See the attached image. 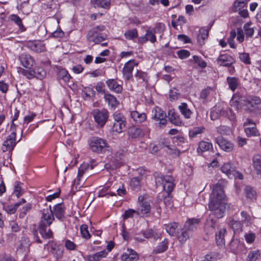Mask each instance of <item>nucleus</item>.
I'll list each match as a JSON object with an SVG mask.
<instances>
[{
	"mask_svg": "<svg viewBox=\"0 0 261 261\" xmlns=\"http://www.w3.org/2000/svg\"><path fill=\"white\" fill-rule=\"evenodd\" d=\"M225 195L222 186L216 184L213 186L210 196L208 209L211 212L206 219L205 228L209 232H213L217 227V219L224 216L226 208Z\"/></svg>",
	"mask_w": 261,
	"mask_h": 261,
	"instance_id": "1",
	"label": "nucleus"
},
{
	"mask_svg": "<svg viewBox=\"0 0 261 261\" xmlns=\"http://www.w3.org/2000/svg\"><path fill=\"white\" fill-rule=\"evenodd\" d=\"M54 220L55 217L50 205L49 208H44L42 211V216L39 223V230L43 238H52L53 232L48 227Z\"/></svg>",
	"mask_w": 261,
	"mask_h": 261,
	"instance_id": "2",
	"label": "nucleus"
},
{
	"mask_svg": "<svg viewBox=\"0 0 261 261\" xmlns=\"http://www.w3.org/2000/svg\"><path fill=\"white\" fill-rule=\"evenodd\" d=\"M165 29V24L161 22L156 23L154 28L147 27L145 34L138 38V43L143 44L149 41L151 43H154L156 41L155 34H163Z\"/></svg>",
	"mask_w": 261,
	"mask_h": 261,
	"instance_id": "3",
	"label": "nucleus"
},
{
	"mask_svg": "<svg viewBox=\"0 0 261 261\" xmlns=\"http://www.w3.org/2000/svg\"><path fill=\"white\" fill-rule=\"evenodd\" d=\"M89 149L93 152L98 154L105 153L106 151L110 152L111 148L107 141L98 137H91L88 141Z\"/></svg>",
	"mask_w": 261,
	"mask_h": 261,
	"instance_id": "4",
	"label": "nucleus"
},
{
	"mask_svg": "<svg viewBox=\"0 0 261 261\" xmlns=\"http://www.w3.org/2000/svg\"><path fill=\"white\" fill-rule=\"evenodd\" d=\"M105 30L103 25L94 27L88 33L87 38L89 42H93L95 44H100L108 38L107 35L101 32Z\"/></svg>",
	"mask_w": 261,
	"mask_h": 261,
	"instance_id": "5",
	"label": "nucleus"
},
{
	"mask_svg": "<svg viewBox=\"0 0 261 261\" xmlns=\"http://www.w3.org/2000/svg\"><path fill=\"white\" fill-rule=\"evenodd\" d=\"M152 113L151 119L154 122L155 127L158 129L165 128L167 123L166 113L158 107L152 110Z\"/></svg>",
	"mask_w": 261,
	"mask_h": 261,
	"instance_id": "6",
	"label": "nucleus"
},
{
	"mask_svg": "<svg viewBox=\"0 0 261 261\" xmlns=\"http://www.w3.org/2000/svg\"><path fill=\"white\" fill-rule=\"evenodd\" d=\"M151 129L147 125H141L139 127L132 126L128 131L129 137L133 139L149 137Z\"/></svg>",
	"mask_w": 261,
	"mask_h": 261,
	"instance_id": "7",
	"label": "nucleus"
},
{
	"mask_svg": "<svg viewBox=\"0 0 261 261\" xmlns=\"http://www.w3.org/2000/svg\"><path fill=\"white\" fill-rule=\"evenodd\" d=\"M94 121L96 124L98 128H102L107 123L109 114L108 111L106 109L101 110L96 109H94L92 113Z\"/></svg>",
	"mask_w": 261,
	"mask_h": 261,
	"instance_id": "8",
	"label": "nucleus"
},
{
	"mask_svg": "<svg viewBox=\"0 0 261 261\" xmlns=\"http://www.w3.org/2000/svg\"><path fill=\"white\" fill-rule=\"evenodd\" d=\"M139 205L137 208V215L147 216L151 210L150 201L147 195H141L138 197Z\"/></svg>",
	"mask_w": 261,
	"mask_h": 261,
	"instance_id": "9",
	"label": "nucleus"
},
{
	"mask_svg": "<svg viewBox=\"0 0 261 261\" xmlns=\"http://www.w3.org/2000/svg\"><path fill=\"white\" fill-rule=\"evenodd\" d=\"M155 180L156 182H161L164 185V190L168 194H170L174 188V178L170 175H164L162 174H158L155 176Z\"/></svg>",
	"mask_w": 261,
	"mask_h": 261,
	"instance_id": "10",
	"label": "nucleus"
},
{
	"mask_svg": "<svg viewBox=\"0 0 261 261\" xmlns=\"http://www.w3.org/2000/svg\"><path fill=\"white\" fill-rule=\"evenodd\" d=\"M244 132L248 137H257L260 133L256 127L255 122L250 118H247L244 122Z\"/></svg>",
	"mask_w": 261,
	"mask_h": 261,
	"instance_id": "11",
	"label": "nucleus"
},
{
	"mask_svg": "<svg viewBox=\"0 0 261 261\" xmlns=\"http://www.w3.org/2000/svg\"><path fill=\"white\" fill-rule=\"evenodd\" d=\"M11 130L12 133L7 136L2 144V149L3 152H11L16 145V131L15 130Z\"/></svg>",
	"mask_w": 261,
	"mask_h": 261,
	"instance_id": "12",
	"label": "nucleus"
},
{
	"mask_svg": "<svg viewBox=\"0 0 261 261\" xmlns=\"http://www.w3.org/2000/svg\"><path fill=\"white\" fill-rule=\"evenodd\" d=\"M114 181V177H111L106 182L105 187L101 189L98 192V196L99 197L116 196L114 191H112V185Z\"/></svg>",
	"mask_w": 261,
	"mask_h": 261,
	"instance_id": "13",
	"label": "nucleus"
},
{
	"mask_svg": "<svg viewBox=\"0 0 261 261\" xmlns=\"http://www.w3.org/2000/svg\"><path fill=\"white\" fill-rule=\"evenodd\" d=\"M138 63L134 60H129L125 63L122 69V73L124 79L127 81H130L133 79L132 72L135 66H137Z\"/></svg>",
	"mask_w": 261,
	"mask_h": 261,
	"instance_id": "14",
	"label": "nucleus"
},
{
	"mask_svg": "<svg viewBox=\"0 0 261 261\" xmlns=\"http://www.w3.org/2000/svg\"><path fill=\"white\" fill-rule=\"evenodd\" d=\"M215 141L220 148L226 152H231L234 148V145L232 143L221 136L217 137L215 139Z\"/></svg>",
	"mask_w": 261,
	"mask_h": 261,
	"instance_id": "15",
	"label": "nucleus"
},
{
	"mask_svg": "<svg viewBox=\"0 0 261 261\" xmlns=\"http://www.w3.org/2000/svg\"><path fill=\"white\" fill-rule=\"evenodd\" d=\"M26 46L31 50L36 53H41L45 50V44L39 41H29Z\"/></svg>",
	"mask_w": 261,
	"mask_h": 261,
	"instance_id": "16",
	"label": "nucleus"
},
{
	"mask_svg": "<svg viewBox=\"0 0 261 261\" xmlns=\"http://www.w3.org/2000/svg\"><path fill=\"white\" fill-rule=\"evenodd\" d=\"M66 207L63 203L55 204L52 210L54 216L59 220H62L64 218Z\"/></svg>",
	"mask_w": 261,
	"mask_h": 261,
	"instance_id": "17",
	"label": "nucleus"
},
{
	"mask_svg": "<svg viewBox=\"0 0 261 261\" xmlns=\"http://www.w3.org/2000/svg\"><path fill=\"white\" fill-rule=\"evenodd\" d=\"M19 60L21 64L26 68L31 69L35 63L32 57L28 54H23L19 56Z\"/></svg>",
	"mask_w": 261,
	"mask_h": 261,
	"instance_id": "18",
	"label": "nucleus"
},
{
	"mask_svg": "<svg viewBox=\"0 0 261 261\" xmlns=\"http://www.w3.org/2000/svg\"><path fill=\"white\" fill-rule=\"evenodd\" d=\"M217 62L220 66L226 67L232 65L234 60L231 56L228 54H223L218 57Z\"/></svg>",
	"mask_w": 261,
	"mask_h": 261,
	"instance_id": "19",
	"label": "nucleus"
},
{
	"mask_svg": "<svg viewBox=\"0 0 261 261\" xmlns=\"http://www.w3.org/2000/svg\"><path fill=\"white\" fill-rule=\"evenodd\" d=\"M221 170L225 173L229 178H236L237 171L230 163H226L223 165Z\"/></svg>",
	"mask_w": 261,
	"mask_h": 261,
	"instance_id": "20",
	"label": "nucleus"
},
{
	"mask_svg": "<svg viewBox=\"0 0 261 261\" xmlns=\"http://www.w3.org/2000/svg\"><path fill=\"white\" fill-rule=\"evenodd\" d=\"M122 261H137L139 259L137 253L132 249H127L121 256Z\"/></svg>",
	"mask_w": 261,
	"mask_h": 261,
	"instance_id": "21",
	"label": "nucleus"
},
{
	"mask_svg": "<svg viewBox=\"0 0 261 261\" xmlns=\"http://www.w3.org/2000/svg\"><path fill=\"white\" fill-rule=\"evenodd\" d=\"M168 118L171 123L177 126H181L183 122L179 115L174 109L168 111Z\"/></svg>",
	"mask_w": 261,
	"mask_h": 261,
	"instance_id": "22",
	"label": "nucleus"
},
{
	"mask_svg": "<svg viewBox=\"0 0 261 261\" xmlns=\"http://www.w3.org/2000/svg\"><path fill=\"white\" fill-rule=\"evenodd\" d=\"M109 89L115 93H121L123 90L122 85L115 79H109L106 81Z\"/></svg>",
	"mask_w": 261,
	"mask_h": 261,
	"instance_id": "23",
	"label": "nucleus"
},
{
	"mask_svg": "<svg viewBox=\"0 0 261 261\" xmlns=\"http://www.w3.org/2000/svg\"><path fill=\"white\" fill-rule=\"evenodd\" d=\"M244 102L248 108H253L261 103V99L256 96L249 95L246 97Z\"/></svg>",
	"mask_w": 261,
	"mask_h": 261,
	"instance_id": "24",
	"label": "nucleus"
},
{
	"mask_svg": "<svg viewBox=\"0 0 261 261\" xmlns=\"http://www.w3.org/2000/svg\"><path fill=\"white\" fill-rule=\"evenodd\" d=\"M103 98L111 109H115L119 105L117 98L110 93H105Z\"/></svg>",
	"mask_w": 261,
	"mask_h": 261,
	"instance_id": "25",
	"label": "nucleus"
},
{
	"mask_svg": "<svg viewBox=\"0 0 261 261\" xmlns=\"http://www.w3.org/2000/svg\"><path fill=\"white\" fill-rule=\"evenodd\" d=\"M130 116L132 119L137 123L143 122L147 118V115L145 113H140L137 111H130Z\"/></svg>",
	"mask_w": 261,
	"mask_h": 261,
	"instance_id": "26",
	"label": "nucleus"
},
{
	"mask_svg": "<svg viewBox=\"0 0 261 261\" xmlns=\"http://www.w3.org/2000/svg\"><path fill=\"white\" fill-rule=\"evenodd\" d=\"M200 219L196 218H191L187 220L184 226L189 231L191 232L196 230L200 223Z\"/></svg>",
	"mask_w": 261,
	"mask_h": 261,
	"instance_id": "27",
	"label": "nucleus"
},
{
	"mask_svg": "<svg viewBox=\"0 0 261 261\" xmlns=\"http://www.w3.org/2000/svg\"><path fill=\"white\" fill-rule=\"evenodd\" d=\"M178 109L181 114L186 119H190L193 114L192 111L189 108L188 104L186 102H182L178 106Z\"/></svg>",
	"mask_w": 261,
	"mask_h": 261,
	"instance_id": "28",
	"label": "nucleus"
},
{
	"mask_svg": "<svg viewBox=\"0 0 261 261\" xmlns=\"http://www.w3.org/2000/svg\"><path fill=\"white\" fill-rule=\"evenodd\" d=\"M213 149V144L211 142L202 141L199 143L197 151L198 153H202L203 152Z\"/></svg>",
	"mask_w": 261,
	"mask_h": 261,
	"instance_id": "29",
	"label": "nucleus"
},
{
	"mask_svg": "<svg viewBox=\"0 0 261 261\" xmlns=\"http://www.w3.org/2000/svg\"><path fill=\"white\" fill-rule=\"evenodd\" d=\"M168 240L165 239L163 241L160 243L153 250V253L156 254L165 252L168 248Z\"/></svg>",
	"mask_w": 261,
	"mask_h": 261,
	"instance_id": "30",
	"label": "nucleus"
},
{
	"mask_svg": "<svg viewBox=\"0 0 261 261\" xmlns=\"http://www.w3.org/2000/svg\"><path fill=\"white\" fill-rule=\"evenodd\" d=\"M71 77V76L66 69L63 68L59 69L57 73V78L59 81H62L64 83H68Z\"/></svg>",
	"mask_w": 261,
	"mask_h": 261,
	"instance_id": "31",
	"label": "nucleus"
},
{
	"mask_svg": "<svg viewBox=\"0 0 261 261\" xmlns=\"http://www.w3.org/2000/svg\"><path fill=\"white\" fill-rule=\"evenodd\" d=\"M107 254V252L105 250H103L93 254L88 255L87 256V261H99L101 258L106 257Z\"/></svg>",
	"mask_w": 261,
	"mask_h": 261,
	"instance_id": "32",
	"label": "nucleus"
},
{
	"mask_svg": "<svg viewBox=\"0 0 261 261\" xmlns=\"http://www.w3.org/2000/svg\"><path fill=\"white\" fill-rule=\"evenodd\" d=\"M228 224L234 232H239L242 231V224L241 221L231 219L229 220Z\"/></svg>",
	"mask_w": 261,
	"mask_h": 261,
	"instance_id": "33",
	"label": "nucleus"
},
{
	"mask_svg": "<svg viewBox=\"0 0 261 261\" xmlns=\"http://www.w3.org/2000/svg\"><path fill=\"white\" fill-rule=\"evenodd\" d=\"M142 179V176L134 177L131 179L130 181V187L133 190L138 191L140 189L141 181Z\"/></svg>",
	"mask_w": 261,
	"mask_h": 261,
	"instance_id": "34",
	"label": "nucleus"
},
{
	"mask_svg": "<svg viewBox=\"0 0 261 261\" xmlns=\"http://www.w3.org/2000/svg\"><path fill=\"white\" fill-rule=\"evenodd\" d=\"M143 237L146 239L153 238L157 240L160 238L161 234L152 229H149L142 232Z\"/></svg>",
	"mask_w": 261,
	"mask_h": 261,
	"instance_id": "35",
	"label": "nucleus"
},
{
	"mask_svg": "<svg viewBox=\"0 0 261 261\" xmlns=\"http://www.w3.org/2000/svg\"><path fill=\"white\" fill-rule=\"evenodd\" d=\"M191 232L184 226L178 233L177 239L180 242L184 243L189 238Z\"/></svg>",
	"mask_w": 261,
	"mask_h": 261,
	"instance_id": "36",
	"label": "nucleus"
},
{
	"mask_svg": "<svg viewBox=\"0 0 261 261\" xmlns=\"http://www.w3.org/2000/svg\"><path fill=\"white\" fill-rule=\"evenodd\" d=\"M92 4L94 8L108 9L110 7L111 0H93Z\"/></svg>",
	"mask_w": 261,
	"mask_h": 261,
	"instance_id": "37",
	"label": "nucleus"
},
{
	"mask_svg": "<svg viewBox=\"0 0 261 261\" xmlns=\"http://www.w3.org/2000/svg\"><path fill=\"white\" fill-rule=\"evenodd\" d=\"M226 232V229H220L218 233L216 234L215 238L216 243L218 246H222L225 243L224 236Z\"/></svg>",
	"mask_w": 261,
	"mask_h": 261,
	"instance_id": "38",
	"label": "nucleus"
},
{
	"mask_svg": "<svg viewBox=\"0 0 261 261\" xmlns=\"http://www.w3.org/2000/svg\"><path fill=\"white\" fill-rule=\"evenodd\" d=\"M244 193L246 197L250 200L256 199V193L251 187L246 186L244 189Z\"/></svg>",
	"mask_w": 261,
	"mask_h": 261,
	"instance_id": "39",
	"label": "nucleus"
},
{
	"mask_svg": "<svg viewBox=\"0 0 261 261\" xmlns=\"http://www.w3.org/2000/svg\"><path fill=\"white\" fill-rule=\"evenodd\" d=\"M167 232L170 236H174L176 234V229L178 224L176 222H172L165 225Z\"/></svg>",
	"mask_w": 261,
	"mask_h": 261,
	"instance_id": "40",
	"label": "nucleus"
},
{
	"mask_svg": "<svg viewBox=\"0 0 261 261\" xmlns=\"http://www.w3.org/2000/svg\"><path fill=\"white\" fill-rule=\"evenodd\" d=\"M136 80L140 82H144L147 83L148 81V76L147 73L141 70H137L135 74Z\"/></svg>",
	"mask_w": 261,
	"mask_h": 261,
	"instance_id": "41",
	"label": "nucleus"
},
{
	"mask_svg": "<svg viewBox=\"0 0 261 261\" xmlns=\"http://www.w3.org/2000/svg\"><path fill=\"white\" fill-rule=\"evenodd\" d=\"M126 122H114L112 130L114 133L120 134L125 128Z\"/></svg>",
	"mask_w": 261,
	"mask_h": 261,
	"instance_id": "42",
	"label": "nucleus"
},
{
	"mask_svg": "<svg viewBox=\"0 0 261 261\" xmlns=\"http://www.w3.org/2000/svg\"><path fill=\"white\" fill-rule=\"evenodd\" d=\"M229 88L232 91H234L239 85V79L236 77H227L226 79Z\"/></svg>",
	"mask_w": 261,
	"mask_h": 261,
	"instance_id": "43",
	"label": "nucleus"
},
{
	"mask_svg": "<svg viewBox=\"0 0 261 261\" xmlns=\"http://www.w3.org/2000/svg\"><path fill=\"white\" fill-rule=\"evenodd\" d=\"M253 166L256 171V173L261 175V158L259 155L253 156Z\"/></svg>",
	"mask_w": 261,
	"mask_h": 261,
	"instance_id": "44",
	"label": "nucleus"
},
{
	"mask_svg": "<svg viewBox=\"0 0 261 261\" xmlns=\"http://www.w3.org/2000/svg\"><path fill=\"white\" fill-rule=\"evenodd\" d=\"M10 20L17 24L21 31H24L25 28L22 24L21 19L16 14H12L10 16Z\"/></svg>",
	"mask_w": 261,
	"mask_h": 261,
	"instance_id": "45",
	"label": "nucleus"
},
{
	"mask_svg": "<svg viewBox=\"0 0 261 261\" xmlns=\"http://www.w3.org/2000/svg\"><path fill=\"white\" fill-rule=\"evenodd\" d=\"M90 165L88 163H84L82 164L80 167L79 168V172L77 174V184L80 185V183L79 181L80 180L81 178L84 175V174L86 172V171L88 169Z\"/></svg>",
	"mask_w": 261,
	"mask_h": 261,
	"instance_id": "46",
	"label": "nucleus"
},
{
	"mask_svg": "<svg viewBox=\"0 0 261 261\" xmlns=\"http://www.w3.org/2000/svg\"><path fill=\"white\" fill-rule=\"evenodd\" d=\"M208 31L205 29H201L197 37V41L200 45L204 43V40L207 38Z\"/></svg>",
	"mask_w": 261,
	"mask_h": 261,
	"instance_id": "47",
	"label": "nucleus"
},
{
	"mask_svg": "<svg viewBox=\"0 0 261 261\" xmlns=\"http://www.w3.org/2000/svg\"><path fill=\"white\" fill-rule=\"evenodd\" d=\"M34 77L41 80L46 75L45 70L41 67H36L34 69Z\"/></svg>",
	"mask_w": 261,
	"mask_h": 261,
	"instance_id": "48",
	"label": "nucleus"
},
{
	"mask_svg": "<svg viewBox=\"0 0 261 261\" xmlns=\"http://www.w3.org/2000/svg\"><path fill=\"white\" fill-rule=\"evenodd\" d=\"M112 190L117 192V195L119 196H122L126 194V190L123 185L119 186L118 187L117 182L114 179V181L112 185Z\"/></svg>",
	"mask_w": 261,
	"mask_h": 261,
	"instance_id": "49",
	"label": "nucleus"
},
{
	"mask_svg": "<svg viewBox=\"0 0 261 261\" xmlns=\"http://www.w3.org/2000/svg\"><path fill=\"white\" fill-rule=\"evenodd\" d=\"M247 3V0H236L233 4L232 10L233 12H238L244 8Z\"/></svg>",
	"mask_w": 261,
	"mask_h": 261,
	"instance_id": "50",
	"label": "nucleus"
},
{
	"mask_svg": "<svg viewBox=\"0 0 261 261\" xmlns=\"http://www.w3.org/2000/svg\"><path fill=\"white\" fill-rule=\"evenodd\" d=\"M204 127L203 126L194 127L189 130V135L190 138H194L198 135L200 134L203 132Z\"/></svg>",
	"mask_w": 261,
	"mask_h": 261,
	"instance_id": "51",
	"label": "nucleus"
},
{
	"mask_svg": "<svg viewBox=\"0 0 261 261\" xmlns=\"http://www.w3.org/2000/svg\"><path fill=\"white\" fill-rule=\"evenodd\" d=\"M124 37L127 40H133L138 37V31L136 29H133L126 31L124 33Z\"/></svg>",
	"mask_w": 261,
	"mask_h": 261,
	"instance_id": "52",
	"label": "nucleus"
},
{
	"mask_svg": "<svg viewBox=\"0 0 261 261\" xmlns=\"http://www.w3.org/2000/svg\"><path fill=\"white\" fill-rule=\"evenodd\" d=\"M242 245L240 243V242L237 239L232 240L229 244V248L230 250L233 252L236 253L239 250Z\"/></svg>",
	"mask_w": 261,
	"mask_h": 261,
	"instance_id": "53",
	"label": "nucleus"
},
{
	"mask_svg": "<svg viewBox=\"0 0 261 261\" xmlns=\"http://www.w3.org/2000/svg\"><path fill=\"white\" fill-rule=\"evenodd\" d=\"M20 205V203H16L14 205H5L4 210L9 214L15 213L18 207Z\"/></svg>",
	"mask_w": 261,
	"mask_h": 261,
	"instance_id": "54",
	"label": "nucleus"
},
{
	"mask_svg": "<svg viewBox=\"0 0 261 261\" xmlns=\"http://www.w3.org/2000/svg\"><path fill=\"white\" fill-rule=\"evenodd\" d=\"M88 228V225L86 224H83L80 227L81 236L86 240L89 239L91 238V235Z\"/></svg>",
	"mask_w": 261,
	"mask_h": 261,
	"instance_id": "55",
	"label": "nucleus"
},
{
	"mask_svg": "<svg viewBox=\"0 0 261 261\" xmlns=\"http://www.w3.org/2000/svg\"><path fill=\"white\" fill-rule=\"evenodd\" d=\"M21 185L22 183L19 181L15 182L14 185L13 194L17 197L20 196L23 193Z\"/></svg>",
	"mask_w": 261,
	"mask_h": 261,
	"instance_id": "56",
	"label": "nucleus"
},
{
	"mask_svg": "<svg viewBox=\"0 0 261 261\" xmlns=\"http://www.w3.org/2000/svg\"><path fill=\"white\" fill-rule=\"evenodd\" d=\"M18 72L28 79L34 78L33 70H30L19 68Z\"/></svg>",
	"mask_w": 261,
	"mask_h": 261,
	"instance_id": "57",
	"label": "nucleus"
},
{
	"mask_svg": "<svg viewBox=\"0 0 261 261\" xmlns=\"http://www.w3.org/2000/svg\"><path fill=\"white\" fill-rule=\"evenodd\" d=\"M236 37V32L234 30H232L230 32V36L227 39L228 43L230 47L232 48H235L236 45L235 44L234 39Z\"/></svg>",
	"mask_w": 261,
	"mask_h": 261,
	"instance_id": "58",
	"label": "nucleus"
},
{
	"mask_svg": "<svg viewBox=\"0 0 261 261\" xmlns=\"http://www.w3.org/2000/svg\"><path fill=\"white\" fill-rule=\"evenodd\" d=\"M222 116L227 117L231 121H233L236 118L235 113L230 109L222 110Z\"/></svg>",
	"mask_w": 261,
	"mask_h": 261,
	"instance_id": "59",
	"label": "nucleus"
},
{
	"mask_svg": "<svg viewBox=\"0 0 261 261\" xmlns=\"http://www.w3.org/2000/svg\"><path fill=\"white\" fill-rule=\"evenodd\" d=\"M241 216L242 217V222L247 224H249L251 223V217L247 212L245 211H242L241 213Z\"/></svg>",
	"mask_w": 261,
	"mask_h": 261,
	"instance_id": "60",
	"label": "nucleus"
},
{
	"mask_svg": "<svg viewBox=\"0 0 261 261\" xmlns=\"http://www.w3.org/2000/svg\"><path fill=\"white\" fill-rule=\"evenodd\" d=\"M114 122H126V118L123 115L118 112H115L113 115Z\"/></svg>",
	"mask_w": 261,
	"mask_h": 261,
	"instance_id": "61",
	"label": "nucleus"
},
{
	"mask_svg": "<svg viewBox=\"0 0 261 261\" xmlns=\"http://www.w3.org/2000/svg\"><path fill=\"white\" fill-rule=\"evenodd\" d=\"M240 60L245 64H251V61L248 53H243L239 54Z\"/></svg>",
	"mask_w": 261,
	"mask_h": 261,
	"instance_id": "62",
	"label": "nucleus"
},
{
	"mask_svg": "<svg viewBox=\"0 0 261 261\" xmlns=\"http://www.w3.org/2000/svg\"><path fill=\"white\" fill-rule=\"evenodd\" d=\"M210 116L212 120H215L219 116H222V110L219 108H214L211 112Z\"/></svg>",
	"mask_w": 261,
	"mask_h": 261,
	"instance_id": "63",
	"label": "nucleus"
},
{
	"mask_svg": "<svg viewBox=\"0 0 261 261\" xmlns=\"http://www.w3.org/2000/svg\"><path fill=\"white\" fill-rule=\"evenodd\" d=\"M210 116L212 120H215L219 116H222V110L219 108H214L211 112Z\"/></svg>",
	"mask_w": 261,
	"mask_h": 261,
	"instance_id": "64",
	"label": "nucleus"
}]
</instances>
